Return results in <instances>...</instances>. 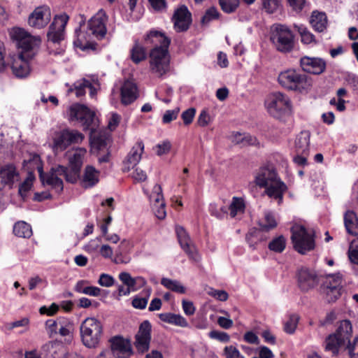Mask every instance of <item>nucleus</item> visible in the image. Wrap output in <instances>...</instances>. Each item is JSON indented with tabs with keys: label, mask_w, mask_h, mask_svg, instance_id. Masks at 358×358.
<instances>
[{
	"label": "nucleus",
	"mask_w": 358,
	"mask_h": 358,
	"mask_svg": "<svg viewBox=\"0 0 358 358\" xmlns=\"http://www.w3.org/2000/svg\"><path fill=\"white\" fill-rule=\"evenodd\" d=\"M34 180V175L29 173L24 181L20 185L18 192L22 198L24 199L27 196L28 192L33 185Z\"/></svg>",
	"instance_id": "41"
},
{
	"label": "nucleus",
	"mask_w": 358,
	"mask_h": 358,
	"mask_svg": "<svg viewBox=\"0 0 358 358\" xmlns=\"http://www.w3.org/2000/svg\"><path fill=\"white\" fill-rule=\"evenodd\" d=\"M144 150V144L142 141L137 142L128 153L124 161L123 171L128 172L140 162Z\"/></svg>",
	"instance_id": "23"
},
{
	"label": "nucleus",
	"mask_w": 358,
	"mask_h": 358,
	"mask_svg": "<svg viewBox=\"0 0 358 358\" xmlns=\"http://www.w3.org/2000/svg\"><path fill=\"white\" fill-rule=\"evenodd\" d=\"M224 354L226 358H245L239 350L233 345L226 346L224 348Z\"/></svg>",
	"instance_id": "49"
},
{
	"label": "nucleus",
	"mask_w": 358,
	"mask_h": 358,
	"mask_svg": "<svg viewBox=\"0 0 358 358\" xmlns=\"http://www.w3.org/2000/svg\"><path fill=\"white\" fill-rule=\"evenodd\" d=\"M299 319V316L296 314L289 315L287 320L284 323V331L289 334H294L297 327Z\"/></svg>",
	"instance_id": "40"
},
{
	"label": "nucleus",
	"mask_w": 358,
	"mask_h": 358,
	"mask_svg": "<svg viewBox=\"0 0 358 358\" xmlns=\"http://www.w3.org/2000/svg\"><path fill=\"white\" fill-rule=\"evenodd\" d=\"M352 335V325L349 320H343L336 330V332L330 335L326 340L325 350L329 351L333 355H336L338 352L339 348L345 347L347 349V345L350 342V337Z\"/></svg>",
	"instance_id": "3"
},
{
	"label": "nucleus",
	"mask_w": 358,
	"mask_h": 358,
	"mask_svg": "<svg viewBox=\"0 0 358 358\" xmlns=\"http://www.w3.org/2000/svg\"><path fill=\"white\" fill-rule=\"evenodd\" d=\"M150 200L154 203H159L164 201V196L162 194V188L161 185L156 184L152 189V192L150 195Z\"/></svg>",
	"instance_id": "46"
},
{
	"label": "nucleus",
	"mask_w": 358,
	"mask_h": 358,
	"mask_svg": "<svg viewBox=\"0 0 358 358\" xmlns=\"http://www.w3.org/2000/svg\"><path fill=\"white\" fill-rule=\"evenodd\" d=\"M219 3L222 10L227 13L234 12L239 5L238 0H219Z\"/></svg>",
	"instance_id": "44"
},
{
	"label": "nucleus",
	"mask_w": 358,
	"mask_h": 358,
	"mask_svg": "<svg viewBox=\"0 0 358 358\" xmlns=\"http://www.w3.org/2000/svg\"><path fill=\"white\" fill-rule=\"evenodd\" d=\"M278 80L279 84L284 88L300 92L307 90L312 85L306 75L294 69H288L281 72Z\"/></svg>",
	"instance_id": "6"
},
{
	"label": "nucleus",
	"mask_w": 358,
	"mask_h": 358,
	"mask_svg": "<svg viewBox=\"0 0 358 358\" xmlns=\"http://www.w3.org/2000/svg\"><path fill=\"white\" fill-rule=\"evenodd\" d=\"M20 180V174L16 167L10 164L0 167V191L6 186L13 188L15 182Z\"/></svg>",
	"instance_id": "17"
},
{
	"label": "nucleus",
	"mask_w": 358,
	"mask_h": 358,
	"mask_svg": "<svg viewBox=\"0 0 358 358\" xmlns=\"http://www.w3.org/2000/svg\"><path fill=\"white\" fill-rule=\"evenodd\" d=\"M87 86H90V82L89 80L86 79L77 80L69 88L67 93L69 94L70 93L75 92L77 97L83 96L86 93Z\"/></svg>",
	"instance_id": "35"
},
{
	"label": "nucleus",
	"mask_w": 358,
	"mask_h": 358,
	"mask_svg": "<svg viewBox=\"0 0 358 358\" xmlns=\"http://www.w3.org/2000/svg\"><path fill=\"white\" fill-rule=\"evenodd\" d=\"M68 21L69 16L65 13L56 15L53 18V21L50 24L47 33L48 41L54 43H58L64 40L65 36L64 29Z\"/></svg>",
	"instance_id": "14"
},
{
	"label": "nucleus",
	"mask_w": 358,
	"mask_h": 358,
	"mask_svg": "<svg viewBox=\"0 0 358 358\" xmlns=\"http://www.w3.org/2000/svg\"><path fill=\"white\" fill-rule=\"evenodd\" d=\"M153 211L158 219L164 220L166 215L164 201L159 203H153Z\"/></svg>",
	"instance_id": "50"
},
{
	"label": "nucleus",
	"mask_w": 358,
	"mask_h": 358,
	"mask_svg": "<svg viewBox=\"0 0 358 358\" xmlns=\"http://www.w3.org/2000/svg\"><path fill=\"white\" fill-rule=\"evenodd\" d=\"M13 233L19 237L29 238L32 234V230L30 225L27 222L19 221L13 227Z\"/></svg>",
	"instance_id": "37"
},
{
	"label": "nucleus",
	"mask_w": 358,
	"mask_h": 358,
	"mask_svg": "<svg viewBox=\"0 0 358 358\" xmlns=\"http://www.w3.org/2000/svg\"><path fill=\"white\" fill-rule=\"evenodd\" d=\"M138 96L137 87L131 81L127 80L121 87V101L124 105L134 102Z\"/></svg>",
	"instance_id": "26"
},
{
	"label": "nucleus",
	"mask_w": 358,
	"mask_h": 358,
	"mask_svg": "<svg viewBox=\"0 0 358 358\" xmlns=\"http://www.w3.org/2000/svg\"><path fill=\"white\" fill-rule=\"evenodd\" d=\"M29 163H34L38 170L39 178L43 185H50L57 192H62L63 189V181L61 176H64L67 182L74 183L80 178V170L76 169H67L63 166H57L51 169L48 173H44L40 157L34 155Z\"/></svg>",
	"instance_id": "1"
},
{
	"label": "nucleus",
	"mask_w": 358,
	"mask_h": 358,
	"mask_svg": "<svg viewBox=\"0 0 358 358\" xmlns=\"http://www.w3.org/2000/svg\"><path fill=\"white\" fill-rule=\"evenodd\" d=\"M176 232L181 248L194 261H199V256L195 246L192 243L190 238L185 229L180 226L176 227Z\"/></svg>",
	"instance_id": "19"
},
{
	"label": "nucleus",
	"mask_w": 358,
	"mask_h": 358,
	"mask_svg": "<svg viewBox=\"0 0 358 358\" xmlns=\"http://www.w3.org/2000/svg\"><path fill=\"white\" fill-rule=\"evenodd\" d=\"M169 47L153 48L150 52V68L152 73L162 77L170 70Z\"/></svg>",
	"instance_id": "8"
},
{
	"label": "nucleus",
	"mask_w": 358,
	"mask_h": 358,
	"mask_svg": "<svg viewBox=\"0 0 358 358\" xmlns=\"http://www.w3.org/2000/svg\"><path fill=\"white\" fill-rule=\"evenodd\" d=\"M310 22L316 31H324L327 29L328 23L326 13L317 10L313 11L310 16Z\"/></svg>",
	"instance_id": "29"
},
{
	"label": "nucleus",
	"mask_w": 358,
	"mask_h": 358,
	"mask_svg": "<svg viewBox=\"0 0 358 358\" xmlns=\"http://www.w3.org/2000/svg\"><path fill=\"white\" fill-rule=\"evenodd\" d=\"M299 286L303 291H308L319 283V278L315 271L307 268H301L298 272Z\"/></svg>",
	"instance_id": "20"
},
{
	"label": "nucleus",
	"mask_w": 358,
	"mask_h": 358,
	"mask_svg": "<svg viewBox=\"0 0 358 358\" xmlns=\"http://www.w3.org/2000/svg\"><path fill=\"white\" fill-rule=\"evenodd\" d=\"M151 340V324L145 320L141 323L135 336L134 345L140 352H145L149 349Z\"/></svg>",
	"instance_id": "16"
},
{
	"label": "nucleus",
	"mask_w": 358,
	"mask_h": 358,
	"mask_svg": "<svg viewBox=\"0 0 358 358\" xmlns=\"http://www.w3.org/2000/svg\"><path fill=\"white\" fill-rule=\"evenodd\" d=\"M268 247L273 252L281 253L286 247V239L283 236L280 235L273 238L269 243Z\"/></svg>",
	"instance_id": "39"
},
{
	"label": "nucleus",
	"mask_w": 358,
	"mask_h": 358,
	"mask_svg": "<svg viewBox=\"0 0 358 358\" xmlns=\"http://www.w3.org/2000/svg\"><path fill=\"white\" fill-rule=\"evenodd\" d=\"M84 135L74 129H63L55 132L52 137V150L55 153L62 152L71 144L81 143Z\"/></svg>",
	"instance_id": "10"
},
{
	"label": "nucleus",
	"mask_w": 358,
	"mask_h": 358,
	"mask_svg": "<svg viewBox=\"0 0 358 358\" xmlns=\"http://www.w3.org/2000/svg\"><path fill=\"white\" fill-rule=\"evenodd\" d=\"M106 16L102 11L99 12L89 21L88 26L92 33L99 38H103L106 34Z\"/></svg>",
	"instance_id": "24"
},
{
	"label": "nucleus",
	"mask_w": 358,
	"mask_h": 358,
	"mask_svg": "<svg viewBox=\"0 0 358 358\" xmlns=\"http://www.w3.org/2000/svg\"><path fill=\"white\" fill-rule=\"evenodd\" d=\"M148 301V297H135L132 301V306L135 308L144 309Z\"/></svg>",
	"instance_id": "60"
},
{
	"label": "nucleus",
	"mask_w": 358,
	"mask_h": 358,
	"mask_svg": "<svg viewBox=\"0 0 358 358\" xmlns=\"http://www.w3.org/2000/svg\"><path fill=\"white\" fill-rule=\"evenodd\" d=\"M291 231V238L294 248L297 252L305 254L314 248V240L303 226L295 224L292 227Z\"/></svg>",
	"instance_id": "11"
},
{
	"label": "nucleus",
	"mask_w": 358,
	"mask_h": 358,
	"mask_svg": "<svg viewBox=\"0 0 358 358\" xmlns=\"http://www.w3.org/2000/svg\"><path fill=\"white\" fill-rule=\"evenodd\" d=\"M111 350L114 356L117 358H129L132 354V349L129 341L120 336H115L110 339Z\"/></svg>",
	"instance_id": "21"
},
{
	"label": "nucleus",
	"mask_w": 358,
	"mask_h": 358,
	"mask_svg": "<svg viewBox=\"0 0 358 358\" xmlns=\"http://www.w3.org/2000/svg\"><path fill=\"white\" fill-rule=\"evenodd\" d=\"M208 294L221 301H227L229 297L227 292L224 290H217L213 288H210L208 291Z\"/></svg>",
	"instance_id": "53"
},
{
	"label": "nucleus",
	"mask_w": 358,
	"mask_h": 358,
	"mask_svg": "<svg viewBox=\"0 0 358 358\" xmlns=\"http://www.w3.org/2000/svg\"><path fill=\"white\" fill-rule=\"evenodd\" d=\"M182 306L184 313L187 315H192L195 313V307L192 301H189L187 300H182Z\"/></svg>",
	"instance_id": "61"
},
{
	"label": "nucleus",
	"mask_w": 358,
	"mask_h": 358,
	"mask_svg": "<svg viewBox=\"0 0 358 358\" xmlns=\"http://www.w3.org/2000/svg\"><path fill=\"white\" fill-rule=\"evenodd\" d=\"M348 257L351 262L358 264V237L353 240L350 245Z\"/></svg>",
	"instance_id": "45"
},
{
	"label": "nucleus",
	"mask_w": 358,
	"mask_h": 358,
	"mask_svg": "<svg viewBox=\"0 0 358 358\" xmlns=\"http://www.w3.org/2000/svg\"><path fill=\"white\" fill-rule=\"evenodd\" d=\"M264 8L268 13H273L280 7V0H262Z\"/></svg>",
	"instance_id": "54"
},
{
	"label": "nucleus",
	"mask_w": 358,
	"mask_h": 358,
	"mask_svg": "<svg viewBox=\"0 0 358 358\" xmlns=\"http://www.w3.org/2000/svg\"><path fill=\"white\" fill-rule=\"evenodd\" d=\"M172 20L176 31L181 32L188 29L192 20L191 13L187 6L182 5L178 8L174 12Z\"/></svg>",
	"instance_id": "18"
},
{
	"label": "nucleus",
	"mask_w": 358,
	"mask_h": 358,
	"mask_svg": "<svg viewBox=\"0 0 358 358\" xmlns=\"http://www.w3.org/2000/svg\"><path fill=\"white\" fill-rule=\"evenodd\" d=\"M99 172L92 166H87L80 180V185L84 188L94 187L99 182Z\"/></svg>",
	"instance_id": "28"
},
{
	"label": "nucleus",
	"mask_w": 358,
	"mask_h": 358,
	"mask_svg": "<svg viewBox=\"0 0 358 358\" xmlns=\"http://www.w3.org/2000/svg\"><path fill=\"white\" fill-rule=\"evenodd\" d=\"M156 152L158 155H162L167 153L171 149V143L169 141H164L162 144L156 146Z\"/></svg>",
	"instance_id": "63"
},
{
	"label": "nucleus",
	"mask_w": 358,
	"mask_h": 358,
	"mask_svg": "<svg viewBox=\"0 0 358 358\" xmlns=\"http://www.w3.org/2000/svg\"><path fill=\"white\" fill-rule=\"evenodd\" d=\"M300 65L304 71L316 75L321 74L326 69L325 61L319 57H303Z\"/></svg>",
	"instance_id": "22"
},
{
	"label": "nucleus",
	"mask_w": 358,
	"mask_h": 358,
	"mask_svg": "<svg viewBox=\"0 0 358 358\" xmlns=\"http://www.w3.org/2000/svg\"><path fill=\"white\" fill-rule=\"evenodd\" d=\"M195 113H196V110L194 108H190L186 110H185L182 113V119L184 122V124H189L194 117V115H195Z\"/></svg>",
	"instance_id": "58"
},
{
	"label": "nucleus",
	"mask_w": 358,
	"mask_h": 358,
	"mask_svg": "<svg viewBox=\"0 0 358 358\" xmlns=\"http://www.w3.org/2000/svg\"><path fill=\"white\" fill-rule=\"evenodd\" d=\"M219 13L217 8L211 7L206 11L205 15L202 17L201 22L207 24L211 20L217 19Z\"/></svg>",
	"instance_id": "48"
},
{
	"label": "nucleus",
	"mask_w": 358,
	"mask_h": 358,
	"mask_svg": "<svg viewBox=\"0 0 358 358\" xmlns=\"http://www.w3.org/2000/svg\"><path fill=\"white\" fill-rule=\"evenodd\" d=\"M255 182L258 187L265 188V194L268 196L278 200L279 204L282 203L283 195L287 187L280 180L273 167L260 168L255 176Z\"/></svg>",
	"instance_id": "2"
},
{
	"label": "nucleus",
	"mask_w": 358,
	"mask_h": 358,
	"mask_svg": "<svg viewBox=\"0 0 358 358\" xmlns=\"http://www.w3.org/2000/svg\"><path fill=\"white\" fill-rule=\"evenodd\" d=\"M80 336L84 345L89 348H96L102 336L103 327L100 321L94 317H87L80 327Z\"/></svg>",
	"instance_id": "5"
},
{
	"label": "nucleus",
	"mask_w": 358,
	"mask_h": 358,
	"mask_svg": "<svg viewBox=\"0 0 358 358\" xmlns=\"http://www.w3.org/2000/svg\"><path fill=\"white\" fill-rule=\"evenodd\" d=\"M245 240L247 243L249 244V246L252 249H255L256 246L257 245L259 238H257L256 235V232H250L246 234Z\"/></svg>",
	"instance_id": "62"
},
{
	"label": "nucleus",
	"mask_w": 358,
	"mask_h": 358,
	"mask_svg": "<svg viewBox=\"0 0 358 358\" xmlns=\"http://www.w3.org/2000/svg\"><path fill=\"white\" fill-rule=\"evenodd\" d=\"M161 284L167 289L180 294L185 293V287L178 280H171L167 278H163L161 280Z\"/></svg>",
	"instance_id": "38"
},
{
	"label": "nucleus",
	"mask_w": 358,
	"mask_h": 358,
	"mask_svg": "<svg viewBox=\"0 0 358 358\" xmlns=\"http://www.w3.org/2000/svg\"><path fill=\"white\" fill-rule=\"evenodd\" d=\"M178 113H179L178 108H176L174 110H166L165 112L164 115H163L162 122L164 124H168V123L171 122V121H173L177 118Z\"/></svg>",
	"instance_id": "57"
},
{
	"label": "nucleus",
	"mask_w": 358,
	"mask_h": 358,
	"mask_svg": "<svg viewBox=\"0 0 358 358\" xmlns=\"http://www.w3.org/2000/svg\"><path fill=\"white\" fill-rule=\"evenodd\" d=\"M131 260V256L127 253V252H117L113 262L115 264H129Z\"/></svg>",
	"instance_id": "55"
},
{
	"label": "nucleus",
	"mask_w": 358,
	"mask_h": 358,
	"mask_svg": "<svg viewBox=\"0 0 358 358\" xmlns=\"http://www.w3.org/2000/svg\"><path fill=\"white\" fill-rule=\"evenodd\" d=\"M208 336L210 338L216 339L223 343H227L230 340V336L227 333L215 330L210 331Z\"/></svg>",
	"instance_id": "51"
},
{
	"label": "nucleus",
	"mask_w": 358,
	"mask_h": 358,
	"mask_svg": "<svg viewBox=\"0 0 358 358\" xmlns=\"http://www.w3.org/2000/svg\"><path fill=\"white\" fill-rule=\"evenodd\" d=\"M87 150L84 148H77L68 151L69 165L70 169L80 170L86 155Z\"/></svg>",
	"instance_id": "27"
},
{
	"label": "nucleus",
	"mask_w": 358,
	"mask_h": 358,
	"mask_svg": "<svg viewBox=\"0 0 358 358\" xmlns=\"http://www.w3.org/2000/svg\"><path fill=\"white\" fill-rule=\"evenodd\" d=\"M271 40L276 49L280 52H288L293 49L294 35L285 25H273L271 29Z\"/></svg>",
	"instance_id": "9"
},
{
	"label": "nucleus",
	"mask_w": 358,
	"mask_h": 358,
	"mask_svg": "<svg viewBox=\"0 0 358 358\" xmlns=\"http://www.w3.org/2000/svg\"><path fill=\"white\" fill-rule=\"evenodd\" d=\"M118 278L125 286L133 288V290H136L135 278H133L130 273L121 272Z\"/></svg>",
	"instance_id": "47"
},
{
	"label": "nucleus",
	"mask_w": 358,
	"mask_h": 358,
	"mask_svg": "<svg viewBox=\"0 0 358 358\" xmlns=\"http://www.w3.org/2000/svg\"><path fill=\"white\" fill-rule=\"evenodd\" d=\"M170 40L163 33L157 30L150 31L144 37L145 45H153L155 47H169Z\"/></svg>",
	"instance_id": "25"
},
{
	"label": "nucleus",
	"mask_w": 358,
	"mask_h": 358,
	"mask_svg": "<svg viewBox=\"0 0 358 358\" xmlns=\"http://www.w3.org/2000/svg\"><path fill=\"white\" fill-rule=\"evenodd\" d=\"M259 225L261 230L267 231L277 226V221L272 213L266 212L264 217L259 220Z\"/></svg>",
	"instance_id": "36"
},
{
	"label": "nucleus",
	"mask_w": 358,
	"mask_h": 358,
	"mask_svg": "<svg viewBox=\"0 0 358 358\" xmlns=\"http://www.w3.org/2000/svg\"><path fill=\"white\" fill-rule=\"evenodd\" d=\"M20 61L15 62L12 66V69L13 73L17 77L24 78L29 73V64L24 61V59L28 57L24 55H20Z\"/></svg>",
	"instance_id": "33"
},
{
	"label": "nucleus",
	"mask_w": 358,
	"mask_h": 358,
	"mask_svg": "<svg viewBox=\"0 0 358 358\" xmlns=\"http://www.w3.org/2000/svg\"><path fill=\"white\" fill-rule=\"evenodd\" d=\"M265 105L268 113L277 119L288 115L292 112L289 98L280 92L270 94L265 101Z\"/></svg>",
	"instance_id": "7"
},
{
	"label": "nucleus",
	"mask_w": 358,
	"mask_h": 358,
	"mask_svg": "<svg viewBox=\"0 0 358 358\" xmlns=\"http://www.w3.org/2000/svg\"><path fill=\"white\" fill-rule=\"evenodd\" d=\"M172 324L178 326L180 327H187L188 322L186 319L179 314H174Z\"/></svg>",
	"instance_id": "64"
},
{
	"label": "nucleus",
	"mask_w": 358,
	"mask_h": 358,
	"mask_svg": "<svg viewBox=\"0 0 358 358\" xmlns=\"http://www.w3.org/2000/svg\"><path fill=\"white\" fill-rule=\"evenodd\" d=\"M344 224L348 234L353 236L358 234V217L353 211L348 210L345 213Z\"/></svg>",
	"instance_id": "31"
},
{
	"label": "nucleus",
	"mask_w": 358,
	"mask_h": 358,
	"mask_svg": "<svg viewBox=\"0 0 358 358\" xmlns=\"http://www.w3.org/2000/svg\"><path fill=\"white\" fill-rule=\"evenodd\" d=\"M229 215L231 218L242 215L245 209V203L243 198L234 196L232 200L227 208Z\"/></svg>",
	"instance_id": "32"
},
{
	"label": "nucleus",
	"mask_w": 358,
	"mask_h": 358,
	"mask_svg": "<svg viewBox=\"0 0 358 358\" xmlns=\"http://www.w3.org/2000/svg\"><path fill=\"white\" fill-rule=\"evenodd\" d=\"M310 147V134L304 131L301 132L295 140V149L297 154L308 155Z\"/></svg>",
	"instance_id": "30"
},
{
	"label": "nucleus",
	"mask_w": 358,
	"mask_h": 358,
	"mask_svg": "<svg viewBox=\"0 0 358 358\" xmlns=\"http://www.w3.org/2000/svg\"><path fill=\"white\" fill-rule=\"evenodd\" d=\"M10 38L17 42V45L23 50L21 55L31 59L34 51L38 48L41 43L39 36H32L25 29L15 27L10 31Z\"/></svg>",
	"instance_id": "4"
},
{
	"label": "nucleus",
	"mask_w": 358,
	"mask_h": 358,
	"mask_svg": "<svg viewBox=\"0 0 358 358\" xmlns=\"http://www.w3.org/2000/svg\"><path fill=\"white\" fill-rule=\"evenodd\" d=\"M301 36V41L304 44H310L315 42L314 35L303 25L295 26Z\"/></svg>",
	"instance_id": "42"
},
{
	"label": "nucleus",
	"mask_w": 358,
	"mask_h": 358,
	"mask_svg": "<svg viewBox=\"0 0 358 358\" xmlns=\"http://www.w3.org/2000/svg\"><path fill=\"white\" fill-rule=\"evenodd\" d=\"M342 289V278L339 274L328 275L321 287L328 302L337 300L341 295Z\"/></svg>",
	"instance_id": "12"
},
{
	"label": "nucleus",
	"mask_w": 358,
	"mask_h": 358,
	"mask_svg": "<svg viewBox=\"0 0 358 358\" xmlns=\"http://www.w3.org/2000/svg\"><path fill=\"white\" fill-rule=\"evenodd\" d=\"M94 119V113L84 105L75 103L69 108V120L79 122L85 130L90 129Z\"/></svg>",
	"instance_id": "13"
},
{
	"label": "nucleus",
	"mask_w": 358,
	"mask_h": 358,
	"mask_svg": "<svg viewBox=\"0 0 358 358\" xmlns=\"http://www.w3.org/2000/svg\"><path fill=\"white\" fill-rule=\"evenodd\" d=\"M72 330V324L70 322L62 320L57 333H59L62 336H71Z\"/></svg>",
	"instance_id": "52"
},
{
	"label": "nucleus",
	"mask_w": 358,
	"mask_h": 358,
	"mask_svg": "<svg viewBox=\"0 0 358 358\" xmlns=\"http://www.w3.org/2000/svg\"><path fill=\"white\" fill-rule=\"evenodd\" d=\"M131 59L135 64H138L145 60L147 57L144 47L141 45L138 41H135L133 48L130 50Z\"/></svg>",
	"instance_id": "34"
},
{
	"label": "nucleus",
	"mask_w": 358,
	"mask_h": 358,
	"mask_svg": "<svg viewBox=\"0 0 358 358\" xmlns=\"http://www.w3.org/2000/svg\"><path fill=\"white\" fill-rule=\"evenodd\" d=\"M210 122H211V117L209 115V114L205 110L201 111L198 117L197 124L200 127H206Z\"/></svg>",
	"instance_id": "59"
},
{
	"label": "nucleus",
	"mask_w": 358,
	"mask_h": 358,
	"mask_svg": "<svg viewBox=\"0 0 358 358\" xmlns=\"http://www.w3.org/2000/svg\"><path fill=\"white\" fill-rule=\"evenodd\" d=\"M62 322V319L48 320L45 322V329L50 338L54 337L57 334L58 329Z\"/></svg>",
	"instance_id": "43"
},
{
	"label": "nucleus",
	"mask_w": 358,
	"mask_h": 358,
	"mask_svg": "<svg viewBox=\"0 0 358 358\" xmlns=\"http://www.w3.org/2000/svg\"><path fill=\"white\" fill-rule=\"evenodd\" d=\"M98 282L102 287H109L114 285L115 280L111 275L102 273L99 276Z\"/></svg>",
	"instance_id": "56"
},
{
	"label": "nucleus",
	"mask_w": 358,
	"mask_h": 358,
	"mask_svg": "<svg viewBox=\"0 0 358 358\" xmlns=\"http://www.w3.org/2000/svg\"><path fill=\"white\" fill-rule=\"evenodd\" d=\"M51 20V11L47 6L36 8L29 15L28 24L34 29H41L45 27Z\"/></svg>",
	"instance_id": "15"
}]
</instances>
